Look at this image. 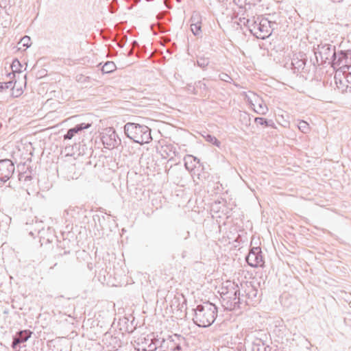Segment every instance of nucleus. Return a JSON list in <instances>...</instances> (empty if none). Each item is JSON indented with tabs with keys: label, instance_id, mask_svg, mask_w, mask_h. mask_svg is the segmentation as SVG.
Returning a JSON list of instances; mask_svg holds the SVG:
<instances>
[{
	"label": "nucleus",
	"instance_id": "nucleus-1",
	"mask_svg": "<svg viewBox=\"0 0 351 351\" xmlns=\"http://www.w3.org/2000/svg\"><path fill=\"white\" fill-rule=\"evenodd\" d=\"M217 316V307L209 302L198 304L194 309L193 322L199 327L210 326Z\"/></svg>",
	"mask_w": 351,
	"mask_h": 351
},
{
	"label": "nucleus",
	"instance_id": "nucleus-2",
	"mask_svg": "<svg viewBox=\"0 0 351 351\" xmlns=\"http://www.w3.org/2000/svg\"><path fill=\"white\" fill-rule=\"evenodd\" d=\"M124 132L128 138L141 145L152 140L151 129L145 125L128 122L124 125Z\"/></svg>",
	"mask_w": 351,
	"mask_h": 351
},
{
	"label": "nucleus",
	"instance_id": "nucleus-3",
	"mask_svg": "<svg viewBox=\"0 0 351 351\" xmlns=\"http://www.w3.org/2000/svg\"><path fill=\"white\" fill-rule=\"evenodd\" d=\"M226 284V286L221 287V292L223 301L226 302V308L230 310L239 308L241 299L238 285L230 281H227Z\"/></svg>",
	"mask_w": 351,
	"mask_h": 351
},
{
	"label": "nucleus",
	"instance_id": "nucleus-4",
	"mask_svg": "<svg viewBox=\"0 0 351 351\" xmlns=\"http://www.w3.org/2000/svg\"><path fill=\"white\" fill-rule=\"evenodd\" d=\"M247 25L250 27V32L260 39H265L271 35V21L267 19H261L258 23L257 21H251L249 19L246 21Z\"/></svg>",
	"mask_w": 351,
	"mask_h": 351
},
{
	"label": "nucleus",
	"instance_id": "nucleus-5",
	"mask_svg": "<svg viewBox=\"0 0 351 351\" xmlns=\"http://www.w3.org/2000/svg\"><path fill=\"white\" fill-rule=\"evenodd\" d=\"M315 55L318 62V58L321 60V62H326L328 60L331 61L333 65V59L336 58L337 53L335 52V47L328 43H321L314 49Z\"/></svg>",
	"mask_w": 351,
	"mask_h": 351
},
{
	"label": "nucleus",
	"instance_id": "nucleus-6",
	"mask_svg": "<svg viewBox=\"0 0 351 351\" xmlns=\"http://www.w3.org/2000/svg\"><path fill=\"white\" fill-rule=\"evenodd\" d=\"M101 135V140L106 149H114L121 143V139L112 128L105 129Z\"/></svg>",
	"mask_w": 351,
	"mask_h": 351
},
{
	"label": "nucleus",
	"instance_id": "nucleus-7",
	"mask_svg": "<svg viewBox=\"0 0 351 351\" xmlns=\"http://www.w3.org/2000/svg\"><path fill=\"white\" fill-rule=\"evenodd\" d=\"M14 165L10 159L0 160V186L8 182L14 173Z\"/></svg>",
	"mask_w": 351,
	"mask_h": 351
},
{
	"label": "nucleus",
	"instance_id": "nucleus-8",
	"mask_svg": "<svg viewBox=\"0 0 351 351\" xmlns=\"http://www.w3.org/2000/svg\"><path fill=\"white\" fill-rule=\"evenodd\" d=\"M246 261L252 267H263L265 262L261 247H252L246 257Z\"/></svg>",
	"mask_w": 351,
	"mask_h": 351
},
{
	"label": "nucleus",
	"instance_id": "nucleus-9",
	"mask_svg": "<svg viewBox=\"0 0 351 351\" xmlns=\"http://www.w3.org/2000/svg\"><path fill=\"white\" fill-rule=\"evenodd\" d=\"M334 68H347L351 66V50L340 51L337 53L335 59H333Z\"/></svg>",
	"mask_w": 351,
	"mask_h": 351
},
{
	"label": "nucleus",
	"instance_id": "nucleus-10",
	"mask_svg": "<svg viewBox=\"0 0 351 351\" xmlns=\"http://www.w3.org/2000/svg\"><path fill=\"white\" fill-rule=\"evenodd\" d=\"M242 288L244 289L245 297L247 300L245 301L247 305H254L255 302H258L257 294L258 290L251 282H245L244 285L241 284Z\"/></svg>",
	"mask_w": 351,
	"mask_h": 351
},
{
	"label": "nucleus",
	"instance_id": "nucleus-11",
	"mask_svg": "<svg viewBox=\"0 0 351 351\" xmlns=\"http://www.w3.org/2000/svg\"><path fill=\"white\" fill-rule=\"evenodd\" d=\"M138 345L143 351H154L159 346L160 339H155L149 335L138 339Z\"/></svg>",
	"mask_w": 351,
	"mask_h": 351
},
{
	"label": "nucleus",
	"instance_id": "nucleus-12",
	"mask_svg": "<svg viewBox=\"0 0 351 351\" xmlns=\"http://www.w3.org/2000/svg\"><path fill=\"white\" fill-rule=\"evenodd\" d=\"M32 332L29 330H20L13 337L12 348L14 350L21 348L20 344L26 342L32 336Z\"/></svg>",
	"mask_w": 351,
	"mask_h": 351
},
{
	"label": "nucleus",
	"instance_id": "nucleus-13",
	"mask_svg": "<svg viewBox=\"0 0 351 351\" xmlns=\"http://www.w3.org/2000/svg\"><path fill=\"white\" fill-rule=\"evenodd\" d=\"M183 339H180V337L175 335L173 336H169L167 339L160 340L159 343V346L167 349L166 351H173L174 346L177 341H181Z\"/></svg>",
	"mask_w": 351,
	"mask_h": 351
},
{
	"label": "nucleus",
	"instance_id": "nucleus-14",
	"mask_svg": "<svg viewBox=\"0 0 351 351\" xmlns=\"http://www.w3.org/2000/svg\"><path fill=\"white\" fill-rule=\"evenodd\" d=\"M90 125H91L90 123H85L76 125L75 127L68 130L66 134H64V139L71 140L75 136V134H77L79 132H81L84 129L89 128Z\"/></svg>",
	"mask_w": 351,
	"mask_h": 351
},
{
	"label": "nucleus",
	"instance_id": "nucleus-15",
	"mask_svg": "<svg viewBox=\"0 0 351 351\" xmlns=\"http://www.w3.org/2000/svg\"><path fill=\"white\" fill-rule=\"evenodd\" d=\"M255 102L256 103V105L252 103V101L250 102L254 106V112L259 114H266L268 112V108L264 101L261 99L257 97Z\"/></svg>",
	"mask_w": 351,
	"mask_h": 351
},
{
	"label": "nucleus",
	"instance_id": "nucleus-16",
	"mask_svg": "<svg viewBox=\"0 0 351 351\" xmlns=\"http://www.w3.org/2000/svg\"><path fill=\"white\" fill-rule=\"evenodd\" d=\"M184 161L185 168L188 171H192L196 167V164L199 162V160L192 155H186L184 158Z\"/></svg>",
	"mask_w": 351,
	"mask_h": 351
},
{
	"label": "nucleus",
	"instance_id": "nucleus-17",
	"mask_svg": "<svg viewBox=\"0 0 351 351\" xmlns=\"http://www.w3.org/2000/svg\"><path fill=\"white\" fill-rule=\"evenodd\" d=\"M204 80H205V79H203L202 81H198L195 84V89L197 90V95H199L201 97H205L208 93V87L204 82Z\"/></svg>",
	"mask_w": 351,
	"mask_h": 351
},
{
	"label": "nucleus",
	"instance_id": "nucleus-18",
	"mask_svg": "<svg viewBox=\"0 0 351 351\" xmlns=\"http://www.w3.org/2000/svg\"><path fill=\"white\" fill-rule=\"evenodd\" d=\"M21 67L22 66L21 64V62L17 59L14 60L11 64L12 72L10 73L8 76L16 79V73H18V75H19L21 73Z\"/></svg>",
	"mask_w": 351,
	"mask_h": 351
},
{
	"label": "nucleus",
	"instance_id": "nucleus-19",
	"mask_svg": "<svg viewBox=\"0 0 351 351\" xmlns=\"http://www.w3.org/2000/svg\"><path fill=\"white\" fill-rule=\"evenodd\" d=\"M10 80L5 82H0V92H3L7 89L13 90L15 88V85L16 84V79H14L12 77H9Z\"/></svg>",
	"mask_w": 351,
	"mask_h": 351
},
{
	"label": "nucleus",
	"instance_id": "nucleus-20",
	"mask_svg": "<svg viewBox=\"0 0 351 351\" xmlns=\"http://www.w3.org/2000/svg\"><path fill=\"white\" fill-rule=\"evenodd\" d=\"M252 351H267V347L262 339L257 338L252 343Z\"/></svg>",
	"mask_w": 351,
	"mask_h": 351
},
{
	"label": "nucleus",
	"instance_id": "nucleus-21",
	"mask_svg": "<svg viewBox=\"0 0 351 351\" xmlns=\"http://www.w3.org/2000/svg\"><path fill=\"white\" fill-rule=\"evenodd\" d=\"M189 236H190V232H189V231H188L186 230H184L182 228L176 230L175 238L177 240H180V239L186 240L189 237Z\"/></svg>",
	"mask_w": 351,
	"mask_h": 351
},
{
	"label": "nucleus",
	"instance_id": "nucleus-22",
	"mask_svg": "<svg viewBox=\"0 0 351 351\" xmlns=\"http://www.w3.org/2000/svg\"><path fill=\"white\" fill-rule=\"evenodd\" d=\"M117 66L113 62L108 61L106 62L101 68V71L103 73H110L115 71Z\"/></svg>",
	"mask_w": 351,
	"mask_h": 351
},
{
	"label": "nucleus",
	"instance_id": "nucleus-23",
	"mask_svg": "<svg viewBox=\"0 0 351 351\" xmlns=\"http://www.w3.org/2000/svg\"><path fill=\"white\" fill-rule=\"evenodd\" d=\"M344 76V82H342L341 79H339V84L343 86H346V89H350L351 90V72L346 73V71H343V73Z\"/></svg>",
	"mask_w": 351,
	"mask_h": 351
},
{
	"label": "nucleus",
	"instance_id": "nucleus-24",
	"mask_svg": "<svg viewBox=\"0 0 351 351\" xmlns=\"http://www.w3.org/2000/svg\"><path fill=\"white\" fill-rule=\"evenodd\" d=\"M298 128L304 134H307L310 131L308 123L303 120L299 121Z\"/></svg>",
	"mask_w": 351,
	"mask_h": 351
},
{
	"label": "nucleus",
	"instance_id": "nucleus-25",
	"mask_svg": "<svg viewBox=\"0 0 351 351\" xmlns=\"http://www.w3.org/2000/svg\"><path fill=\"white\" fill-rule=\"evenodd\" d=\"M191 23L202 24V16L199 12L194 11L190 19Z\"/></svg>",
	"mask_w": 351,
	"mask_h": 351
},
{
	"label": "nucleus",
	"instance_id": "nucleus-26",
	"mask_svg": "<svg viewBox=\"0 0 351 351\" xmlns=\"http://www.w3.org/2000/svg\"><path fill=\"white\" fill-rule=\"evenodd\" d=\"M209 59L208 58H206L204 56L198 57L197 60V64L198 66L201 67L202 69H205L209 64Z\"/></svg>",
	"mask_w": 351,
	"mask_h": 351
},
{
	"label": "nucleus",
	"instance_id": "nucleus-27",
	"mask_svg": "<svg viewBox=\"0 0 351 351\" xmlns=\"http://www.w3.org/2000/svg\"><path fill=\"white\" fill-rule=\"evenodd\" d=\"M204 138L206 141L212 143L213 145H215V146L219 147L221 145V142L217 139V138L214 136H212L210 134H207L204 136Z\"/></svg>",
	"mask_w": 351,
	"mask_h": 351
},
{
	"label": "nucleus",
	"instance_id": "nucleus-28",
	"mask_svg": "<svg viewBox=\"0 0 351 351\" xmlns=\"http://www.w3.org/2000/svg\"><path fill=\"white\" fill-rule=\"evenodd\" d=\"M202 24L191 23V30L195 36H199L202 32Z\"/></svg>",
	"mask_w": 351,
	"mask_h": 351
},
{
	"label": "nucleus",
	"instance_id": "nucleus-29",
	"mask_svg": "<svg viewBox=\"0 0 351 351\" xmlns=\"http://www.w3.org/2000/svg\"><path fill=\"white\" fill-rule=\"evenodd\" d=\"M219 79L221 81H223V82H226L228 83H231L232 81V77L229 75H228L227 73H219Z\"/></svg>",
	"mask_w": 351,
	"mask_h": 351
},
{
	"label": "nucleus",
	"instance_id": "nucleus-30",
	"mask_svg": "<svg viewBox=\"0 0 351 351\" xmlns=\"http://www.w3.org/2000/svg\"><path fill=\"white\" fill-rule=\"evenodd\" d=\"M19 43L22 44L24 47H29L31 45L30 38L27 36H25L21 39Z\"/></svg>",
	"mask_w": 351,
	"mask_h": 351
},
{
	"label": "nucleus",
	"instance_id": "nucleus-31",
	"mask_svg": "<svg viewBox=\"0 0 351 351\" xmlns=\"http://www.w3.org/2000/svg\"><path fill=\"white\" fill-rule=\"evenodd\" d=\"M254 121L256 124L261 125H265V124L268 123L267 120L263 117H256Z\"/></svg>",
	"mask_w": 351,
	"mask_h": 351
},
{
	"label": "nucleus",
	"instance_id": "nucleus-32",
	"mask_svg": "<svg viewBox=\"0 0 351 351\" xmlns=\"http://www.w3.org/2000/svg\"><path fill=\"white\" fill-rule=\"evenodd\" d=\"M186 90L191 93L194 95H197V90L195 89V85L187 84L186 86Z\"/></svg>",
	"mask_w": 351,
	"mask_h": 351
},
{
	"label": "nucleus",
	"instance_id": "nucleus-33",
	"mask_svg": "<svg viewBox=\"0 0 351 351\" xmlns=\"http://www.w3.org/2000/svg\"><path fill=\"white\" fill-rule=\"evenodd\" d=\"M19 180L20 181H27V180H32V176H27L25 174V173H21L19 174Z\"/></svg>",
	"mask_w": 351,
	"mask_h": 351
},
{
	"label": "nucleus",
	"instance_id": "nucleus-34",
	"mask_svg": "<svg viewBox=\"0 0 351 351\" xmlns=\"http://www.w3.org/2000/svg\"><path fill=\"white\" fill-rule=\"evenodd\" d=\"M12 90V95L15 97L20 96L23 93V90L21 88H16V90L14 89Z\"/></svg>",
	"mask_w": 351,
	"mask_h": 351
},
{
	"label": "nucleus",
	"instance_id": "nucleus-35",
	"mask_svg": "<svg viewBox=\"0 0 351 351\" xmlns=\"http://www.w3.org/2000/svg\"><path fill=\"white\" fill-rule=\"evenodd\" d=\"M77 80L78 82H86L89 80V77H84L83 75L77 76Z\"/></svg>",
	"mask_w": 351,
	"mask_h": 351
},
{
	"label": "nucleus",
	"instance_id": "nucleus-36",
	"mask_svg": "<svg viewBox=\"0 0 351 351\" xmlns=\"http://www.w3.org/2000/svg\"><path fill=\"white\" fill-rule=\"evenodd\" d=\"M117 10V8L116 6V5H114L113 3H112L110 5H109V11L111 12V13H114Z\"/></svg>",
	"mask_w": 351,
	"mask_h": 351
},
{
	"label": "nucleus",
	"instance_id": "nucleus-37",
	"mask_svg": "<svg viewBox=\"0 0 351 351\" xmlns=\"http://www.w3.org/2000/svg\"><path fill=\"white\" fill-rule=\"evenodd\" d=\"M181 349H182V347H181L180 341H177V343H176V345L174 346L173 351H180V350H181Z\"/></svg>",
	"mask_w": 351,
	"mask_h": 351
},
{
	"label": "nucleus",
	"instance_id": "nucleus-38",
	"mask_svg": "<svg viewBox=\"0 0 351 351\" xmlns=\"http://www.w3.org/2000/svg\"><path fill=\"white\" fill-rule=\"evenodd\" d=\"M267 123H268L267 124H265V126L271 127V128L275 127V124L272 120H267Z\"/></svg>",
	"mask_w": 351,
	"mask_h": 351
},
{
	"label": "nucleus",
	"instance_id": "nucleus-39",
	"mask_svg": "<svg viewBox=\"0 0 351 351\" xmlns=\"http://www.w3.org/2000/svg\"><path fill=\"white\" fill-rule=\"evenodd\" d=\"M276 26H277V23L276 22L271 21V32L275 29Z\"/></svg>",
	"mask_w": 351,
	"mask_h": 351
},
{
	"label": "nucleus",
	"instance_id": "nucleus-40",
	"mask_svg": "<svg viewBox=\"0 0 351 351\" xmlns=\"http://www.w3.org/2000/svg\"><path fill=\"white\" fill-rule=\"evenodd\" d=\"M7 0H0V7L5 6Z\"/></svg>",
	"mask_w": 351,
	"mask_h": 351
},
{
	"label": "nucleus",
	"instance_id": "nucleus-41",
	"mask_svg": "<svg viewBox=\"0 0 351 351\" xmlns=\"http://www.w3.org/2000/svg\"><path fill=\"white\" fill-rule=\"evenodd\" d=\"M335 82H336L337 85H338V84H339L338 78H337V77L336 75H335ZM337 87H338L339 88H341V87H340V86H337Z\"/></svg>",
	"mask_w": 351,
	"mask_h": 351
},
{
	"label": "nucleus",
	"instance_id": "nucleus-42",
	"mask_svg": "<svg viewBox=\"0 0 351 351\" xmlns=\"http://www.w3.org/2000/svg\"><path fill=\"white\" fill-rule=\"evenodd\" d=\"M23 78L25 80H26V75H23ZM24 84H26V81L24 82Z\"/></svg>",
	"mask_w": 351,
	"mask_h": 351
},
{
	"label": "nucleus",
	"instance_id": "nucleus-43",
	"mask_svg": "<svg viewBox=\"0 0 351 351\" xmlns=\"http://www.w3.org/2000/svg\"><path fill=\"white\" fill-rule=\"evenodd\" d=\"M29 234H31L32 236H33V232H29Z\"/></svg>",
	"mask_w": 351,
	"mask_h": 351
},
{
	"label": "nucleus",
	"instance_id": "nucleus-44",
	"mask_svg": "<svg viewBox=\"0 0 351 351\" xmlns=\"http://www.w3.org/2000/svg\"><path fill=\"white\" fill-rule=\"evenodd\" d=\"M257 2H260L261 0H256Z\"/></svg>",
	"mask_w": 351,
	"mask_h": 351
},
{
	"label": "nucleus",
	"instance_id": "nucleus-45",
	"mask_svg": "<svg viewBox=\"0 0 351 351\" xmlns=\"http://www.w3.org/2000/svg\"><path fill=\"white\" fill-rule=\"evenodd\" d=\"M2 124H1V122L0 121V128L1 127Z\"/></svg>",
	"mask_w": 351,
	"mask_h": 351
},
{
	"label": "nucleus",
	"instance_id": "nucleus-46",
	"mask_svg": "<svg viewBox=\"0 0 351 351\" xmlns=\"http://www.w3.org/2000/svg\"><path fill=\"white\" fill-rule=\"evenodd\" d=\"M1 105H2V104H1V103H0V106H1Z\"/></svg>",
	"mask_w": 351,
	"mask_h": 351
}]
</instances>
